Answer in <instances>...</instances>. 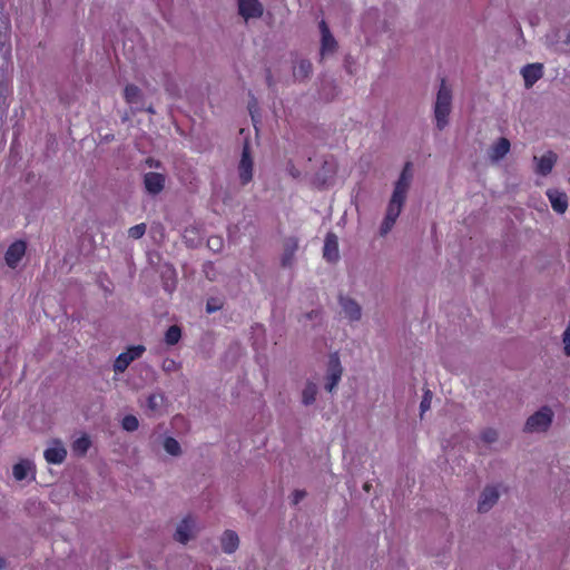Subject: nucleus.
<instances>
[{
	"label": "nucleus",
	"instance_id": "obj_1",
	"mask_svg": "<svg viewBox=\"0 0 570 570\" xmlns=\"http://www.w3.org/2000/svg\"><path fill=\"white\" fill-rule=\"evenodd\" d=\"M413 180V170L412 164L406 163L394 183L393 193L389 200L385 216L380 226V235L382 237L386 236L392 228L394 227L404 204L407 198V194Z\"/></svg>",
	"mask_w": 570,
	"mask_h": 570
},
{
	"label": "nucleus",
	"instance_id": "obj_2",
	"mask_svg": "<svg viewBox=\"0 0 570 570\" xmlns=\"http://www.w3.org/2000/svg\"><path fill=\"white\" fill-rule=\"evenodd\" d=\"M451 111L452 89L448 86L446 81L442 79L433 107L435 125L439 130H443L449 125Z\"/></svg>",
	"mask_w": 570,
	"mask_h": 570
},
{
	"label": "nucleus",
	"instance_id": "obj_3",
	"mask_svg": "<svg viewBox=\"0 0 570 570\" xmlns=\"http://www.w3.org/2000/svg\"><path fill=\"white\" fill-rule=\"evenodd\" d=\"M553 420V412L549 406H542L535 413L528 417L524 431L529 433L546 432Z\"/></svg>",
	"mask_w": 570,
	"mask_h": 570
},
{
	"label": "nucleus",
	"instance_id": "obj_4",
	"mask_svg": "<svg viewBox=\"0 0 570 570\" xmlns=\"http://www.w3.org/2000/svg\"><path fill=\"white\" fill-rule=\"evenodd\" d=\"M239 181L243 186L247 185L253 179L254 160L250 156L249 146L244 145L240 160L237 166Z\"/></svg>",
	"mask_w": 570,
	"mask_h": 570
},
{
	"label": "nucleus",
	"instance_id": "obj_5",
	"mask_svg": "<svg viewBox=\"0 0 570 570\" xmlns=\"http://www.w3.org/2000/svg\"><path fill=\"white\" fill-rule=\"evenodd\" d=\"M43 458L49 464H61L67 458V449L60 439H52L43 451Z\"/></svg>",
	"mask_w": 570,
	"mask_h": 570
},
{
	"label": "nucleus",
	"instance_id": "obj_6",
	"mask_svg": "<svg viewBox=\"0 0 570 570\" xmlns=\"http://www.w3.org/2000/svg\"><path fill=\"white\" fill-rule=\"evenodd\" d=\"M146 351L144 345H135L120 353L114 363V370L117 373H122L127 370L129 364L139 358Z\"/></svg>",
	"mask_w": 570,
	"mask_h": 570
},
{
	"label": "nucleus",
	"instance_id": "obj_7",
	"mask_svg": "<svg viewBox=\"0 0 570 570\" xmlns=\"http://www.w3.org/2000/svg\"><path fill=\"white\" fill-rule=\"evenodd\" d=\"M343 373V368L341 365L340 357L337 353H333L330 355L328 364H327V374H326V384L325 389L328 392H333L338 382L341 381Z\"/></svg>",
	"mask_w": 570,
	"mask_h": 570
},
{
	"label": "nucleus",
	"instance_id": "obj_8",
	"mask_svg": "<svg viewBox=\"0 0 570 570\" xmlns=\"http://www.w3.org/2000/svg\"><path fill=\"white\" fill-rule=\"evenodd\" d=\"M195 531L196 519L191 514H188L177 525V529L174 533V539L181 544H186L190 539L195 537Z\"/></svg>",
	"mask_w": 570,
	"mask_h": 570
},
{
	"label": "nucleus",
	"instance_id": "obj_9",
	"mask_svg": "<svg viewBox=\"0 0 570 570\" xmlns=\"http://www.w3.org/2000/svg\"><path fill=\"white\" fill-rule=\"evenodd\" d=\"M16 481H32L36 478V465L31 460L22 459L12 466Z\"/></svg>",
	"mask_w": 570,
	"mask_h": 570
},
{
	"label": "nucleus",
	"instance_id": "obj_10",
	"mask_svg": "<svg viewBox=\"0 0 570 570\" xmlns=\"http://www.w3.org/2000/svg\"><path fill=\"white\" fill-rule=\"evenodd\" d=\"M238 13L245 21L262 17L264 8L259 0H237Z\"/></svg>",
	"mask_w": 570,
	"mask_h": 570
},
{
	"label": "nucleus",
	"instance_id": "obj_11",
	"mask_svg": "<svg viewBox=\"0 0 570 570\" xmlns=\"http://www.w3.org/2000/svg\"><path fill=\"white\" fill-rule=\"evenodd\" d=\"M557 160H558L557 154L551 150L544 153L540 157L534 156L533 157L534 173L540 176H548L552 171Z\"/></svg>",
	"mask_w": 570,
	"mask_h": 570
},
{
	"label": "nucleus",
	"instance_id": "obj_12",
	"mask_svg": "<svg viewBox=\"0 0 570 570\" xmlns=\"http://www.w3.org/2000/svg\"><path fill=\"white\" fill-rule=\"evenodd\" d=\"M27 245L23 240L12 243L6 254L4 261L10 268H16L26 254Z\"/></svg>",
	"mask_w": 570,
	"mask_h": 570
},
{
	"label": "nucleus",
	"instance_id": "obj_13",
	"mask_svg": "<svg viewBox=\"0 0 570 570\" xmlns=\"http://www.w3.org/2000/svg\"><path fill=\"white\" fill-rule=\"evenodd\" d=\"M320 30H321V56L324 58L328 55H332L335 52L337 48V42L333 35L331 33L326 22L322 20L320 22Z\"/></svg>",
	"mask_w": 570,
	"mask_h": 570
},
{
	"label": "nucleus",
	"instance_id": "obj_14",
	"mask_svg": "<svg viewBox=\"0 0 570 570\" xmlns=\"http://www.w3.org/2000/svg\"><path fill=\"white\" fill-rule=\"evenodd\" d=\"M511 144L508 138L501 137L488 150V158L492 164L502 160L510 151Z\"/></svg>",
	"mask_w": 570,
	"mask_h": 570
},
{
	"label": "nucleus",
	"instance_id": "obj_15",
	"mask_svg": "<svg viewBox=\"0 0 570 570\" xmlns=\"http://www.w3.org/2000/svg\"><path fill=\"white\" fill-rule=\"evenodd\" d=\"M547 197L551 204L552 209L558 214H564L568 209V196L564 191L557 188L547 190Z\"/></svg>",
	"mask_w": 570,
	"mask_h": 570
},
{
	"label": "nucleus",
	"instance_id": "obj_16",
	"mask_svg": "<svg viewBox=\"0 0 570 570\" xmlns=\"http://www.w3.org/2000/svg\"><path fill=\"white\" fill-rule=\"evenodd\" d=\"M166 178L163 174L149 171L144 176L146 190L151 195L159 194L165 187Z\"/></svg>",
	"mask_w": 570,
	"mask_h": 570
},
{
	"label": "nucleus",
	"instance_id": "obj_17",
	"mask_svg": "<svg viewBox=\"0 0 570 570\" xmlns=\"http://www.w3.org/2000/svg\"><path fill=\"white\" fill-rule=\"evenodd\" d=\"M521 75L525 87L530 88L543 76V66L541 63L527 65L522 68Z\"/></svg>",
	"mask_w": 570,
	"mask_h": 570
},
{
	"label": "nucleus",
	"instance_id": "obj_18",
	"mask_svg": "<svg viewBox=\"0 0 570 570\" xmlns=\"http://www.w3.org/2000/svg\"><path fill=\"white\" fill-rule=\"evenodd\" d=\"M340 305L350 321L355 322L361 320L362 308L356 301L350 297H341Z\"/></svg>",
	"mask_w": 570,
	"mask_h": 570
},
{
	"label": "nucleus",
	"instance_id": "obj_19",
	"mask_svg": "<svg viewBox=\"0 0 570 570\" xmlns=\"http://www.w3.org/2000/svg\"><path fill=\"white\" fill-rule=\"evenodd\" d=\"M220 546L225 553H234L239 547L238 534L233 530H225L220 537Z\"/></svg>",
	"mask_w": 570,
	"mask_h": 570
},
{
	"label": "nucleus",
	"instance_id": "obj_20",
	"mask_svg": "<svg viewBox=\"0 0 570 570\" xmlns=\"http://www.w3.org/2000/svg\"><path fill=\"white\" fill-rule=\"evenodd\" d=\"M509 488L502 483L489 484L484 488L481 499H500L501 497L509 495Z\"/></svg>",
	"mask_w": 570,
	"mask_h": 570
},
{
	"label": "nucleus",
	"instance_id": "obj_21",
	"mask_svg": "<svg viewBox=\"0 0 570 570\" xmlns=\"http://www.w3.org/2000/svg\"><path fill=\"white\" fill-rule=\"evenodd\" d=\"M313 67L309 60L301 59L293 67V76L297 81L306 80L312 73Z\"/></svg>",
	"mask_w": 570,
	"mask_h": 570
},
{
	"label": "nucleus",
	"instance_id": "obj_22",
	"mask_svg": "<svg viewBox=\"0 0 570 570\" xmlns=\"http://www.w3.org/2000/svg\"><path fill=\"white\" fill-rule=\"evenodd\" d=\"M324 257L328 262H335L338 258L337 238L333 234H328L324 244Z\"/></svg>",
	"mask_w": 570,
	"mask_h": 570
},
{
	"label": "nucleus",
	"instance_id": "obj_23",
	"mask_svg": "<svg viewBox=\"0 0 570 570\" xmlns=\"http://www.w3.org/2000/svg\"><path fill=\"white\" fill-rule=\"evenodd\" d=\"M298 248V243L295 238H289L285 242L284 253L282 255V265L289 267L293 265L295 253Z\"/></svg>",
	"mask_w": 570,
	"mask_h": 570
},
{
	"label": "nucleus",
	"instance_id": "obj_24",
	"mask_svg": "<svg viewBox=\"0 0 570 570\" xmlns=\"http://www.w3.org/2000/svg\"><path fill=\"white\" fill-rule=\"evenodd\" d=\"M91 446V440L89 435L81 434L79 438L75 439L71 444V450L75 455L83 456Z\"/></svg>",
	"mask_w": 570,
	"mask_h": 570
},
{
	"label": "nucleus",
	"instance_id": "obj_25",
	"mask_svg": "<svg viewBox=\"0 0 570 570\" xmlns=\"http://www.w3.org/2000/svg\"><path fill=\"white\" fill-rule=\"evenodd\" d=\"M124 97L130 105H138L141 102V91L135 85H127L124 90Z\"/></svg>",
	"mask_w": 570,
	"mask_h": 570
},
{
	"label": "nucleus",
	"instance_id": "obj_26",
	"mask_svg": "<svg viewBox=\"0 0 570 570\" xmlns=\"http://www.w3.org/2000/svg\"><path fill=\"white\" fill-rule=\"evenodd\" d=\"M317 394V386L313 382L306 383L302 392V402L304 405H311L315 402Z\"/></svg>",
	"mask_w": 570,
	"mask_h": 570
},
{
	"label": "nucleus",
	"instance_id": "obj_27",
	"mask_svg": "<svg viewBox=\"0 0 570 570\" xmlns=\"http://www.w3.org/2000/svg\"><path fill=\"white\" fill-rule=\"evenodd\" d=\"M163 448L171 456H179L181 454V448L179 442L171 436H166L164 439Z\"/></svg>",
	"mask_w": 570,
	"mask_h": 570
},
{
	"label": "nucleus",
	"instance_id": "obj_28",
	"mask_svg": "<svg viewBox=\"0 0 570 570\" xmlns=\"http://www.w3.org/2000/svg\"><path fill=\"white\" fill-rule=\"evenodd\" d=\"M181 337V331L177 325L170 326L165 334V341L168 345H175Z\"/></svg>",
	"mask_w": 570,
	"mask_h": 570
},
{
	"label": "nucleus",
	"instance_id": "obj_29",
	"mask_svg": "<svg viewBox=\"0 0 570 570\" xmlns=\"http://www.w3.org/2000/svg\"><path fill=\"white\" fill-rule=\"evenodd\" d=\"M121 426L124 430H126L128 432L136 431L139 426L138 419L134 415H126L122 419Z\"/></svg>",
	"mask_w": 570,
	"mask_h": 570
},
{
	"label": "nucleus",
	"instance_id": "obj_30",
	"mask_svg": "<svg viewBox=\"0 0 570 570\" xmlns=\"http://www.w3.org/2000/svg\"><path fill=\"white\" fill-rule=\"evenodd\" d=\"M164 403L163 394H151L147 400V406L151 411H157Z\"/></svg>",
	"mask_w": 570,
	"mask_h": 570
},
{
	"label": "nucleus",
	"instance_id": "obj_31",
	"mask_svg": "<svg viewBox=\"0 0 570 570\" xmlns=\"http://www.w3.org/2000/svg\"><path fill=\"white\" fill-rule=\"evenodd\" d=\"M480 438L484 443L491 444L497 442L499 434L497 430L489 428L481 432Z\"/></svg>",
	"mask_w": 570,
	"mask_h": 570
},
{
	"label": "nucleus",
	"instance_id": "obj_32",
	"mask_svg": "<svg viewBox=\"0 0 570 570\" xmlns=\"http://www.w3.org/2000/svg\"><path fill=\"white\" fill-rule=\"evenodd\" d=\"M146 228H147L146 224H144V223L137 224L129 228L128 235H129V237H131L134 239H139L145 235Z\"/></svg>",
	"mask_w": 570,
	"mask_h": 570
},
{
	"label": "nucleus",
	"instance_id": "obj_33",
	"mask_svg": "<svg viewBox=\"0 0 570 570\" xmlns=\"http://www.w3.org/2000/svg\"><path fill=\"white\" fill-rule=\"evenodd\" d=\"M563 353L570 356V320L562 333Z\"/></svg>",
	"mask_w": 570,
	"mask_h": 570
},
{
	"label": "nucleus",
	"instance_id": "obj_34",
	"mask_svg": "<svg viewBox=\"0 0 570 570\" xmlns=\"http://www.w3.org/2000/svg\"><path fill=\"white\" fill-rule=\"evenodd\" d=\"M432 392L426 390L420 403L421 415L431 409Z\"/></svg>",
	"mask_w": 570,
	"mask_h": 570
},
{
	"label": "nucleus",
	"instance_id": "obj_35",
	"mask_svg": "<svg viewBox=\"0 0 570 570\" xmlns=\"http://www.w3.org/2000/svg\"><path fill=\"white\" fill-rule=\"evenodd\" d=\"M161 367L166 373H173L180 368V364L173 358H165L163 361Z\"/></svg>",
	"mask_w": 570,
	"mask_h": 570
},
{
	"label": "nucleus",
	"instance_id": "obj_36",
	"mask_svg": "<svg viewBox=\"0 0 570 570\" xmlns=\"http://www.w3.org/2000/svg\"><path fill=\"white\" fill-rule=\"evenodd\" d=\"M220 308H222V303L219 302V299L210 298L207 301V304H206L207 313L212 314V313L219 311Z\"/></svg>",
	"mask_w": 570,
	"mask_h": 570
},
{
	"label": "nucleus",
	"instance_id": "obj_37",
	"mask_svg": "<svg viewBox=\"0 0 570 570\" xmlns=\"http://www.w3.org/2000/svg\"><path fill=\"white\" fill-rule=\"evenodd\" d=\"M495 502L497 501H479L478 511L484 513L489 511Z\"/></svg>",
	"mask_w": 570,
	"mask_h": 570
},
{
	"label": "nucleus",
	"instance_id": "obj_38",
	"mask_svg": "<svg viewBox=\"0 0 570 570\" xmlns=\"http://www.w3.org/2000/svg\"><path fill=\"white\" fill-rule=\"evenodd\" d=\"M208 246L214 250H219L222 247V239L219 237H210L208 239Z\"/></svg>",
	"mask_w": 570,
	"mask_h": 570
},
{
	"label": "nucleus",
	"instance_id": "obj_39",
	"mask_svg": "<svg viewBox=\"0 0 570 570\" xmlns=\"http://www.w3.org/2000/svg\"><path fill=\"white\" fill-rule=\"evenodd\" d=\"M147 164L149 167H156L158 168L160 166L159 161L158 160H155V159H147Z\"/></svg>",
	"mask_w": 570,
	"mask_h": 570
},
{
	"label": "nucleus",
	"instance_id": "obj_40",
	"mask_svg": "<svg viewBox=\"0 0 570 570\" xmlns=\"http://www.w3.org/2000/svg\"><path fill=\"white\" fill-rule=\"evenodd\" d=\"M6 559L3 557H0V570L6 568Z\"/></svg>",
	"mask_w": 570,
	"mask_h": 570
},
{
	"label": "nucleus",
	"instance_id": "obj_41",
	"mask_svg": "<svg viewBox=\"0 0 570 570\" xmlns=\"http://www.w3.org/2000/svg\"><path fill=\"white\" fill-rule=\"evenodd\" d=\"M301 497H304V493L296 492L294 499L298 500V499H301Z\"/></svg>",
	"mask_w": 570,
	"mask_h": 570
},
{
	"label": "nucleus",
	"instance_id": "obj_42",
	"mask_svg": "<svg viewBox=\"0 0 570 570\" xmlns=\"http://www.w3.org/2000/svg\"><path fill=\"white\" fill-rule=\"evenodd\" d=\"M147 111H148V112H150V114H154V112H155V110H154V108H153V107H149V108L147 109Z\"/></svg>",
	"mask_w": 570,
	"mask_h": 570
}]
</instances>
